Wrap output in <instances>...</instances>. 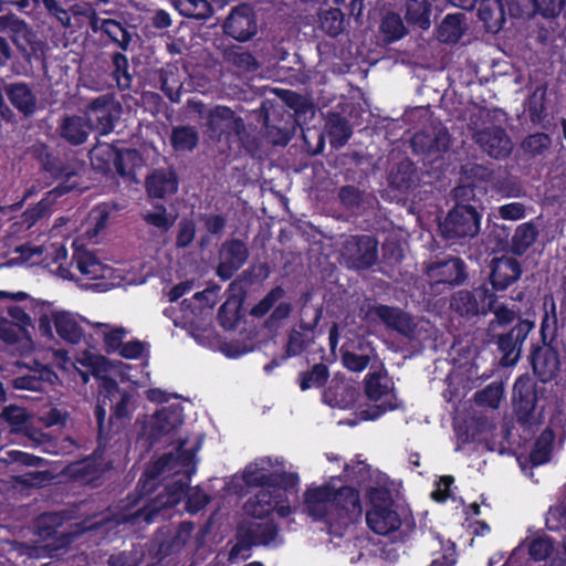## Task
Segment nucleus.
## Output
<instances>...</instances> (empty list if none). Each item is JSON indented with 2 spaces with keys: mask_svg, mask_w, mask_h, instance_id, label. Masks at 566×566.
I'll return each instance as SVG.
<instances>
[{
  "mask_svg": "<svg viewBox=\"0 0 566 566\" xmlns=\"http://www.w3.org/2000/svg\"><path fill=\"white\" fill-rule=\"evenodd\" d=\"M352 136V128L347 120L339 115L335 116V119L331 120L329 137L332 143H337L339 146L347 144Z\"/></svg>",
  "mask_w": 566,
  "mask_h": 566,
  "instance_id": "nucleus-62",
  "label": "nucleus"
},
{
  "mask_svg": "<svg viewBox=\"0 0 566 566\" xmlns=\"http://www.w3.org/2000/svg\"><path fill=\"white\" fill-rule=\"evenodd\" d=\"M44 376L51 381V377H56V374L49 367H45L39 377L34 375H23L13 378L11 384L14 389L42 392L45 390Z\"/></svg>",
  "mask_w": 566,
  "mask_h": 566,
  "instance_id": "nucleus-49",
  "label": "nucleus"
},
{
  "mask_svg": "<svg viewBox=\"0 0 566 566\" xmlns=\"http://www.w3.org/2000/svg\"><path fill=\"white\" fill-rule=\"evenodd\" d=\"M329 378L328 367L323 363L314 364L310 370L298 374V386L302 391L324 387Z\"/></svg>",
  "mask_w": 566,
  "mask_h": 566,
  "instance_id": "nucleus-45",
  "label": "nucleus"
},
{
  "mask_svg": "<svg viewBox=\"0 0 566 566\" xmlns=\"http://www.w3.org/2000/svg\"><path fill=\"white\" fill-rule=\"evenodd\" d=\"M179 178L172 167L156 168L145 179V188L149 198L166 199L178 191Z\"/></svg>",
  "mask_w": 566,
  "mask_h": 566,
  "instance_id": "nucleus-24",
  "label": "nucleus"
},
{
  "mask_svg": "<svg viewBox=\"0 0 566 566\" xmlns=\"http://www.w3.org/2000/svg\"><path fill=\"white\" fill-rule=\"evenodd\" d=\"M188 492V481L175 480L166 484L163 491L158 492L142 509L137 510L134 517L150 524L163 511L178 505L186 497Z\"/></svg>",
  "mask_w": 566,
  "mask_h": 566,
  "instance_id": "nucleus-8",
  "label": "nucleus"
},
{
  "mask_svg": "<svg viewBox=\"0 0 566 566\" xmlns=\"http://www.w3.org/2000/svg\"><path fill=\"white\" fill-rule=\"evenodd\" d=\"M314 328L315 325L301 322L298 325V329L292 328L290 331L287 342L285 345V352L287 353V356L295 357L307 349V347L314 340Z\"/></svg>",
  "mask_w": 566,
  "mask_h": 566,
  "instance_id": "nucleus-37",
  "label": "nucleus"
},
{
  "mask_svg": "<svg viewBox=\"0 0 566 566\" xmlns=\"http://www.w3.org/2000/svg\"><path fill=\"white\" fill-rule=\"evenodd\" d=\"M119 148L111 144H99L90 151V160L93 169L104 176L113 174V165L117 160L120 166Z\"/></svg>",
  "mask_w": 566,
  "mask_h": 566,
  "instance_id": "nucleus-33",
  "label": "nucleus"
},
{
  "mask_svg": "<svg viewBox=\"0 0 566 566\" xmlns=\"http://www.w3.org/2000/svg\"><path fill=\"white\" fill-rule=\"evenodd\" d=\"M463 13L447 14L438 28V38L443 43H458L464 33Z\"/></svg>",
  "mask_w": 566,
  "mask_h": 566,
  "instance_id": "nucleus-40",
  "label": "nucleus"
},
{
  "mask_svg": "<svg viewBox=\"0 0 566 566\" xmlns=\"http://www.w3.org/2000/svg\"><path fill=\"white\" fill-rule=\"evenodd\" d=\"M504 395L502 382L493 381L481 390L475 391L474 402L481 407L497 408Z\"/></svg>",
  "mask_w": 566,
  "mask_h": 566,
  "instance_id": "nucleus-51",
  "label": "nucleus"
},
{
  "mask_svg": "<svg viewBox=\"0 0 566 566\" xmlns=\"http://www.w3.org/2000/svg\"><path fill=\"white\" fill-rule=\"evenodd\" d=\"M122 105L108 95H101L90 102L85 118L91 130L107 135L114 130L122 114Z\"/></svg>",
  "mask_w": 566,
  "mask_h": 566,
  "instance_id": "nucleus-11",
  "label": "nucleus"
},
{
  "mask_svg": "<svg viewBox=\"0 0 566 566\" xmlns=\"http://www.w3.org/2000/svg\"><path fill=\"white\" fill-rule=\"evenodd\" d=\"M177 8L184 17L197 20H205L212 12L208 0H177Z\"/></svg>",
  "mask_w": 566,
  "mask_h": 566,
  "instance_id": "nucleus-53",
  "label": "nucleus"
},
{
  "mask_svg": "<svg viewBox=\"0 0 566 566\" xmlns=\"http://www.w3.org/2000/svg\"><path fill=\"white\" fill-rule=\"evenodd\" d=\"M108 403H103L97 400V403L94 408V417L97 424V444L104 443L106 447L107 442L113 438V436L117 434V428L111 427V416L106 421V406Z\"/></svg>",
  "mask_w": 566,
  "mask_h": 566,
  "instance_id": "nucleus-50",
  "label": "nucleus"
},
{
  "mask_svg": "<svg viewBox=\"0 0 566 566\" xmlns=\"http://www.w3.org/2000/svg\"><path fill=\"white\" fill-rule=\"evenodd\" d=\"M379 29L384 41L388 44L401 40L408 33L400 14L396 12H388L382 18Z\"/></svg>",
  "mask_w": 566,
  "mask_h": 566,
  "instance_id": "nucleus-44",
  "label": "nucleus"
},
{
  "mask_svg": "<svg viewBox=\"0 0 566 566\" xmlns=\"http://www.w3.org/2000/svg\"><path fill=\"white\" fill-rule=\"evenodd\" d=\"M270 460L261 459L259 462L247 465L243 471V481L248 486H261L265 488L269 474Z\"/></svg>",
  "mask_w": 566,
  "mask_h": 566,
  "instance_id": "nucleus-52",
  "label": "nucleus"
},
{
  "mask_svg": "<svg viewBox=\"0 0 566 566\" xmlns=\"http://www.w3.org/2000/svg\"><path fill=\"white\" fill-rule=\"evenodd\" d=\"M523 273L522 264L513 256H494L490 263V273L488 281L491 284L490 290L497 292L506 291L512 284L517 282Z\"/></svg>",
  "mask_w": 566,
  "mask_h": 566,
  "instance_id": "nucleus-14",
  "label": "nucleus"
},
{
  "mask_svg": "<svg viewBox=\"0 0 566 566\" xmlns=\"http://www.w3.org/2000/svg\"><path fill=\"white\" fill-rule=\"evenodd\" d=\"M211 501L209 494L203 492L199 486L189 490L186 495V511L189 514H197L203 510Z\"/></svg>",
  "mask_w": 566,
  "mask_h": 566,
  "instance_id": "nucleus-64",
  "label": "nucleus"
},
{
  "mask_svg": "<svg viewBox=\"0 0 566 566\" xmlns=\"http://www.w3.org/2000/svg\"><path fill=\"white\" fill-rule=\"evenodd\" d=\"M526 111L533 124H541L547 116L545 106V92L539 97L534 94L525 102Z\"/></svg>",
  "mask_w": 566,
  "mask_h": 566,
  "instance_id": "nucleus-63",
  "label": "nucleus"
},
{
  "mask_svg": "<svg viewBox=\"0 0 566 566\" xmlns=\"http://www.w3.org/2000/svg\"><path fill=\"white\" fill-rule=\"evenodd\" d=\"M419 170L408 158L398 163L389 175L390 185L402 192L415 189L419 185Z\"/></svg>",
  "mask_w": 566,
  "mask_h": 566,
  "instance_id": "nucleus-29",
  "label": "nucleus"
},
{
  "mask_svg": "<svg viewBox=\"0 0 566 566\" xmlns=\"http://www.w3.org/2000/svg\"><path fill=\"white\" fill-rule=\"evenodd\" d=\"M42 169L48 172L54 179H65V181L59 184L52 192L56 197H61L72 189L75 188L74 185H67L66 182L76 175L74 168L70 165L67 160L61 158L53 153L46 151L40 158Z\"/></svg>",
  "mask_w": 566,
  "mask_h": 566,
  "instance_id": "nucleus-25",
  "label": "nucleus"
},
{
  "mask_svg": "<svg viewBox=\"0 0 566 566\" xmlns=\"http://www.w3.org/2000/svg\"><path fill=\"white\" fill-rule=\"evenodd\" d=\"M73 261L78 272L90 280H97L104 276L102 262L90 251H76Z\"/></svg>",
  "mask_w": 566,
  "mask_h": 566,
  "instance_id": "nucleus-41",
  "label": "nucleus"
},
{
  "mask_svg": "<svg viewBox=\"0 0 566 566\" xmlns=\"http://www.w3.org/2000/svg\"><path fill=\"white\" fill-rule=\"evenodd\" d=\"M364 391L371 401L377 402L385 399L379 405H373L361 410L364 420H376L387 411L398 408L397 398L394 394V381L386 369L368 373L364 379Z\"/></svg>",
  "mask_w": 566,
  "mask_h": 566,
  "instance_id": "nucleus-3",
  "label": "nucleus"
},
{
  "mask_svg": "<svg viewBox=\"0 0 566 566\" xmlns=\"http://www.w3.org/2000/svg\"><path fill=\"white\" fill-rule=\"evenodd\" d=\"M527 539L521 542L511 553L507 560L502 566H522L521 557L525 552V547L527 548V553L530 558L534 562H543L546 560L555 549L554 539L546 535L541 534L534 538H532L527 544Z\"/></svg>",
  "mask_w": 566,
  "mask_h": 566,
  "instance_id": "nucleus-23",
  "label": "nucleus"
},
{
  "mask_svg": "<svg viewBox=\"0 0 566 566\" xmlns=\"http://www.w3.org/2000/svg\"><path fill=\"white\" fill-rule=\"evenodd\" d=\"M533 12L545 20H554L566 7V0H532Z\"/></svg>",
  "mask_w": 566,
  "mask_h": 566,
  "instance_id": "nucleus-56",
  "label": "nucleus"
},
{
  "mask_svg": "<svg viewBox=\"0 0 566 566\" xmlns=\"http://www.w3.org/2000/svg\"><path fill=\"white\" fill-rule=\"evenodd\" d=\"M392 501L377 503L371 501V507L366 513L368 527L376 534L389 535L399 530L401 520L399 514L391 509Z\"/></svg>",
  "mask_w": 566,
  "mask_h": 566,
  "instance_id": "nucleus-20",
  "label": "nucleus"
},
{
  "mask_svg": "<svg viewBox=\"0 0 566 566\" xmlns=\"http://www.w3.org/2000/svg\"><path fill=\"white\" fill-rule=\"evenodd\" d=\"M245 512L254 518L263 520L274 511L282 517L291 513L289 502H284L281 495H275L270 489H261L244 504Z\"/></svg>",
  "mask_w": 566,
  "mask_h": 566,
  "instance_id": "nucleus-18",
  "label": "nucleus"
},
{
  "mask_svg": "<svg viewBox=\"0 0 566 566\" xmlns=\"http://www.w3.org/2000/svg\"><path fill=\"white\" fill-rule=\"evenodd\" d=\"M46 17L56 25L69 29L72 27V15L70 10L66 9L59 0H44L42 7Z\"/></svg>",
  "mask_w": 566,
  "mask_h": 566,
  "instance_id": "nucleus-55",
  "label": "nucleus"
},
{
  "mask_svg": "<svg viewBox=\"0 0 566 566\" xmlns=\"http://www.w3.org/2000/svg\"><path fill=\"white\" fill-rule=\"evenodd\" d=\"M105 448L104 443H98L90 455L67 464L64 473L69 480L93 489L101 486L111 468L103 458Z\"/></svg>",
  "mask_w": 566,
  "mask_h": 566,
  "instance_id": "nucleus-4",
  "label": "nucleus"
},
{
  "mask_svg": "<svg viewBox=\"0 0 566 566\" xmlns=\"http://www.w3.org/2000/svg\"><path fill=\"white\" fill-rule=\"evenodd\" d=\"M6 93L11 105L23 116L30 117L36 111V97L30 85L24 82L7 83L0 77V117L7 123L15 120V114L4 102Z\"/></svg>",
  "mask_w": 566,
  "mask_h": 566,
  "instance_id": "nucleus-5",
  "label": "nucleus"
},
{
  "mask_svg": "<svg viewBox=\"0 0 566 566\" xmlns=\"http://www.w3.org/2000/svg\"><path fill=\"white\" fill-rule=\"evenodd\" d=\"M319 27L331 38L338 36L345 29V14L338 8H331L319 14Z\"/></svg>",
  "mask_w": 566,
  "mask_h": 566,
  "instance_id": "nucleus-48",
  "label": "nucleus"
},
{
  "mask_svg": "<svg viewBox=\"0 0 566 566\" xmlns=\"http://www.w3.org/2000/svg\"><path fill=\"white\" fill-rule=\"evenodd\" d=\"M552 145V138L546 133H535L528 135L522 143L525 151L532 156L544 154Z\"/></svg>",
  "mask_w": 566,
  "mask_h": 566,
  "instance_id": "nucleus-60",
  "label": "nucleus"
},
{
  "mask_svg": "<svg viewBox=\"0 0 566 566\" xmlns=\"http://www.w3.org/2000/svg\"><path fill=\"white\" fill-rule=\"evenodd\" d=\"M60 137L73 146H80L87 140L91 128L85 116L65 115L57 127Z\"/></svg>",
  "mask_w": 566,
  "mask_h": 566,
  "instance_id": "nucleus-27",
  "label": "nucleus"
},
{
  "mask_svg": "<svg viewBox=\"0 0 566 566\" xmlns=\"http://www.w3.org/2000/svg\"><path fill=\"white\" fill-rule=\"evenodd\" d=\"M497 302V295L483 283L472 291L461 290L451 297L450 306L460 316L472 317L492 312Z\"/></svg>",
  "mask_w": 566,
  "mask_h": 566,
  "instance_id": "nucleus-7",
  "label": "nucleus"
},
{
  "mask_svg": "<svg viewBox=\"0 0 566 566\" xmlns=\"http://www.w3.org/2000/svg\"><path fill=\"white\" fill-rule=\"evenodd\" d=\"M342 253L350 268L368 270L378 260V241L368 234L350 235L345 240Z\"/></svg>",
  "mask_w": 566,
  "mask_h": 566,
  "instance_id": "nucleus-12",
  "label": "nucleus"
},
{
  "mask_svg": "<svg viewBox=\"0 0 566 566\" xmlns=\"http://www.w3.org/2000/svg\"><path fill=\"white\" fill-rule=\"evenodd\" d=\"M413 151L426 156L438 157L448 151L450 135L448 130H439L433 136L426 133H416L411 139Z\"/></svg>",
  "mask_w": 566,
  "mask_h": 566,
  "instance_id": "nucleus-26",
  "label": "nucleus"
},
{
  "mask_svg": "<svg viewBox=\"0 0 566 566\" xmlns=\"http://www.w3.org/2000/svg\"><path fill=\"white\" fill-rule=\"evenodd\" d=\"M120 157V166L117 161L113 165V174H117L120 177H133L135 175L136 161L139 159L138 150L122 148L118 151Z\"/></svg>",
  "mask_w": 566,
  "mask_h": 566,
  "instance_id": "nucleus-58",
  "label": "nucleus"
},
{
  "mask_svg": "<svg viewBox=\"0 0 566 566\" xmlns=\"http://www.w3.org/2000/svg\"><path fill=\"white\" fill-rule=\"evenodd\" d=\"M544 315L539 326V337L544 345H554L558 335L557 308L553 295L548 294L543 300Z\"/></svg>",
  "mask_w": 566,
  "mask_h": 566,
  "instance_id": "nucleus-32",
  "label": "nucleus"
},
{
  "mask_svg": "<svg viewBox=\"0 0 566 566\" xmlns=\"http://www.w3.org/2000/svg\"><path fill=\"white\" fill-rule=\"evenodd\" d=\"M431 2L430 0H409L407 4L406 19L422 30L430 28L431 21Z\"/></svg>",
  "mask_w": 566,
  "mask_h": 566,
  "instance_id": "nucleus-42",
  "label": "nucleus"
},
{
  "mask_svg": "<svg viewBox=\"0 0 566 566\" xmlns=\"http://www.w3.org/2000/svg\"><path fill=\"white\" fill-rule=\"evenodd\" d=\"M530 363L534 375L542 381H551L558 369V350L556 345H533Z\"/></svg>",
  "mask_w": 566,
  "mask_h": 566,
  "instance_id": "nucleus-22",
  "label": "nucleus"
},
{
  "mask_svg": "<svg viewBox=\"0 0 566 566\" xmlns=\"http://www.w3.org/2000/svg\"><path fill=\"white\" fill-rule=\"evenodd\" d=\"M555 439V432L549 427H546L541 432L528 454L530 462L533 467H539L551 461Z\"/></svg>",
  "mask_w": 566,
  "mask_h": 566,
  "instance_id": "nucleus-36",
  "label": "nucleus"
},
{
  "mask_svg": "<svg viewBox=\"0 0 566 566\" xmlns=\"http://www.w3.org/2000/svg\"><path fill=\"white\" fill-rule=\"evenodd\" d=\"M234 123V112L230 107L216 106L210 111L207 118V128L210 137L220 140L223 135L230 133Z\"/></svg>",
  "mask_w": 566,
  "mask_h": 566,
  "instance_id": "nucleus-34",
  "label": "nucleus"
},
{
  "mask_svg": "<svg viewBox=\"0 0 566 566\" xmlns=\"http://www.w3.org/2000/svg\"><path fill=\"white\" fill-rule=\"evenodd\" d=\"M112 78L122 92L132 90L133 75L129 72L127 56L122 52L112 54Z\"/></svg>",
  "mask_w": 566,
  "mask_h": 566,
  "instance_id": "nucleus-43",
  "label": "nucleus"
},
{
  "mask_svg": "<svg viewBox=\"0 0 566 566\" xmlns=\"http://www.w3.org/2000/svg\"><path fill=\"white\" fill-rule=\"evenodd\" d=\"M478 18L484 23L488 32L497 33L506 22L502 0H480Z\"/></svg>",
  "mask_w": 566,
  "mask_h": 566,
  "instance_id": "nucleus-30",
  "label": "nucleus"
},
{
  "mask_svg": "<svg viewBox=\"0 0 566 566\" xmlns=\"http://www.w3.org/2000/svg\"><path fill=\"white\" fill-rule=\"evenodd\" d=\"M282 286L273 287L262 300H260L250 311V315L256 318L264 317L275 305V303L284 296Z\"/></svg>",
  "mask_w": 566,
  "mask_h": 566,
  "instance_id": "nucleus-59",
  "label": "nucleus"
},
{
  "mask_svg": "<svg viewBox=\"0 0 566 566\" xmlns=\"http://www.w3.org/2000/svg\"><path fill=\"white\" fill-rule=\"evenodd\" d=\"M537 402L536 384L527 376L518 377L513 387V415L524 431L535 432L543 422V415L537 410Z\"/></svg>",
  "mask_w": 566,
  "mask_h": 566,
  "instance_id": "nucleus-2",
  "label": "nucleus"
},
{
  "mask_svg": "<svg viewBox=\"0 0 566 566\" xmlns=\"http://www.w3.org/2000/svg\"><path fill=\"white\" fill-rule=\"evenodd\" d=\"M367 315H375L387 328L406 337H413L417 325L410 314L396 306L377 304L368 308Z\"/></svg>",
  "mask_w": 566,
  "mask_h": 566,
  "instance_id": "nucleus-19",
  "label": "nucleus"
},
{
  "mask_svg": "<svg viewBox=\"0 0 566 566\" xmlns=\"http://www.w3.org/2000/svg\"><path fill=\"white\" fill-rule=\"evenodd\" d=\"M300 483L297 473L286 471H269L265 489H270L275 495H281L287 502L286 492L295 489Z\"/></svg>",
  "mask_w": 566,
  "mask_h": 566,
  "instance_id": "nucleus-39",
  "label": "nucleus"
},
{
  "mask_svg": "<svg viewBox=\"0 0 566 566\" xmlns=\"http://www.w3.org/2000/svg\"><path fill=\"white\" fill-rule=\"evenodd\" d=\"M427 275L438 285H461L468 277L467 264L458 256L437 258L428 266Z\"/></svg>",
  "mask_w": 566,
  "mask_h": 566,
  "instance_id": "nucleus-17",
  "label": "nucleus"
},
{
  "mask_svg": "<svg viewBox=\"0 0 566 566\" xmlns=\"http://www.w3.org/2000/svg\"><path fill=\"white\" fill-rule=\"evenodd\" d=\"M224 35L237 42H248L258 34V17L254 7L248 2H240L232 7L223 20Z\"/></svg>",
  "mask_w": 566,
  "mask_h": 566,
  "instance_id": "nucleus-9",
  "label": "nucleus"
},
{
  "mask_svg": "<svg viewBox=\"0 0 566 566\" xmlns=\"http://www.w3.org/2000/svg\"><path fill=\"white\" fill-rule=\"evenodd\" d=\"M481 219L482 213L474 207L454 205L439 229L450 240L473 238L480 232Z\"/></svg>",
  "mask_w": 566,
  "mask_h": 566,
  "instance_id": "nucleus-6",
  "label": "nucleus"
},
{
  "mask_svg": "<svg viewBox=\"0 0 566 566\" xmlns=\"http://www.w3.org/2000/svg\"><path fill=\"white\" fill-rule=\"evenodd\" d=\"M538 229L533 221L524 222L515 229L510 244L514 255H523L537 240Z\"/></svg>",
  "mask_w": 566,
  "mask_h": 566,
  "instance_id": "nucleus-38",
  "label": "nucleus"
},
{
  "mask_svg": "<svg viewBox=\"0 0 566 566\" xmlns=\"http://www.w3.org/2000/svg\"><path fill=\"white\" fill-rule=\"evenodd\" d=\"M473 137L480 148L494 159H504L512 151L511 138L501 126L478 130Z\"/></svg>",
  "mask_w": 566,
  "mask_h": 566,
  "instance_id": "nucleus-21",
  "label": "nucleus"
},
{
  "mask_svg": "<svg viewBox=\"0 0 566 566\" xmlns=\"http://www.w3.org/2000/svg\"><path fill=\"white\" fill-rule=\"evenodd\" d=\"M476 184H462L453 189L454 205L474 207L476 210L481 207V199L476 196Z\"/></svg>",
  "mask_w": 566,
  "mask_h": 566,
  "instance_id": "nucleus-57",
  "label": "nucleus"
},
{
  "mask_svg": "<svg viewBox=\"0 0 566 566\" xmlns=\"http://www.w3.org/2000/svg\"><path fill=\"white\" fill-rule=\"evenodd\" d=\"M249 258V250L239 239H230L221 244L219 250V263L216 273L221 281L230 280Z\"/></svg>",
  "mask_w": 566,
  "mask_h": 566,
  "instance_id": "nucleus-16",
  "label": "nucleus"
},
{
  "mask_svg": "<svg viewBox=\"0 0 566 566\" xmlns=\"http://www.w3.org/2000/svg\"><path fill=\"white\" fill-rule=\"evenodd\" d=\"M184 423L182 409L179 406H169L157 411L151 434L156 438L168 436Z\"/></svg>",
  "mask_w": 566,
  "mask_h": 566,
  "instance_id": "nucleus-31",
  "label": "nucleus"
},
{
  "mask_svg": "<svg viewBox=\"0 0 566 566\" xmlns=\"http://www.w3.org/2000/svg\"><path fill=\"white\" fill-rule=\"evenodd\" d=\"M70 518L69 512H44L36 518V527L40 536L44 538H56L54 549H62L70 546L76 533L63 528L64 522Z\"/></svg>",
  "mask_w": 566,
  "mask_h": 566,
  "instance_id": "nucleus-15",
  "label": "nucleus"
},
{
  "mask_svg": "<svg viewBox=\"0 0 566 566\" xmlns=\"http://www.w3.org/2000/svg\"><path fill=\"white\" fill-rule=\"evenodd\" d=\"M132 400V395L127 392H123L120 397L114 400L113 403H109L111 409V427L117 428L118 433L126 426V423L130 420V411L129 403Z\"/></svg>",
  "mask_w": 566,
  "mask_h": 566,
  "instance_id": "nucleus-47",
  "label": "nucleus"
},
{
  "mask_svg": "<svg viewBox=\"0 0 566 566\" xmlns=\"http://www.w3.org/2000/svg\"><path fill=\"white\" fill-rule=\"evenodd\" d=\"M177 217L172 214H168L167 208L164 205H156L155 211H148L143 216V220L163 232L169 231L175 222Z\"/></svg>",
  "mask_w": 566,
  "mask_h": 566,
  "instance_id": "nucleus-54",
  "label": "nucleus"
},
{
  "mask_svg": "<svg viewBox=\"0 0 566 566\" xmlns=\"http://www.w3.org/2000/svg\"><path fill=\"white\" fill-rule=\"evenodd\" d=\"M534 327V321L518 318L509 332L494 336V344L501 354L500 364L502 366L511 367L517 364L523 344Z\"/></svg>",
  "mask_w": 566,
  "mask_h": 566,
  "instance_id": "nucleus-10",
  "label": "nucleus"
},
{
  "mask_svg": "<svg viewBox=\"0 0 566 566\" xmlns=\"http://www.w3.org/2000/svg\"><path fill=\"white\" fill-rule=\"evenodd\" d=\"M307 514L326 525L327 533L343 537L349 526L363 515L359 491L344 485L338 489L331 483L308 488L304 493Z\"/></svg>",
  "mask_w": 566,
  "mask_h": 566,
  "instance_id": "nucleus-1",
  "label": "nucleus"
},
{
  "mask_svg": "<svg viewBox=\"0 0 566 566\" xmlns=\"http://www.w3.org/2000/svg\"><path fill=\"white\" fill-rule=\"evenodd\" d=\"M199 139L198 129L191 125L174 126L169 137L170 146L177 154L192 153Z\"/></svg>",
  "mask_w": 566,
  "mask_h": 566,
  "instance_id": "nucleus-35",
  "label": "nucleus"
},
{
  "mask_svg": "<svg viewBox=\"0 0 566 566\" xmlns=\"http://www.w3.org/2000/svg\"><path fill=\"white\" fill-rule=\"evenodd\" d=\"M99 29L123 51L128 49L132 42V34L122 22L114 19L103 20L101 21Z\"/></svg>",
  "mask_w": 566,
  "mask_h": 566,
  "instance_id": "nucleus-46",
  "label": "nucleus"
},
{
  "mask_svg": "<svg viewBox=\"0 0 566 566\" xmlns=\"http://www.w3.org/2000/svg\"><path fill=\"white\" fill-rule=\"evenodd\" d=\"M52 321L56 334L69 344L81 343L84 332L76 318L69 312L55 311L52 313Z\"/></svg>",
  "mask_w": 566,
  "mask_h": 566,
  "instance_id": "nucleus-28",
  "label": "nucleus"
},
{
  "mask_svg": "<svg viewBox=\"0 0 566 566\" xmlns=\"http://www.w3.org/2000/svg\"><path fill=\"white\" fill-rule=\"evenodd\" d=\"M279 527L273 521L248 522L238 527L237 544L231 548L230 556H237L242 549L253 546H268L275 542Z\"/></svg>",
  "mask_w": 566,
  "mask_h": 566,
  "instance_id": "nucleus-13",
  "label": "nucleus"
},
{
  "mask_svg": "<svg viewBox=\"0 0 566 566\" xmlns=\"http://www.w3.org/2000/svg\"><path fill=\"white\" fill-rule=\"evenodd\" d=\"M196 237V223L190 218H182L178 223L175 245L178 249L188 248Z\"/></svg>",
  "mask_w": 566,
  "mask_h": 566,
  "instance_id": "nucleus-61",
  "label": "nucleus"
}]
</instances>
